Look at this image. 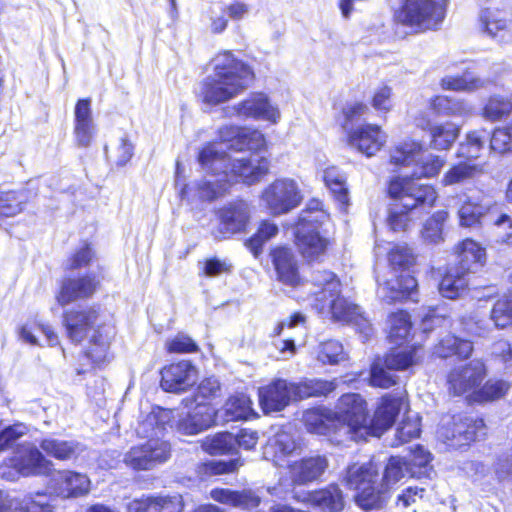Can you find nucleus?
I'll return each instance as SVG.
<instances>
[{
  "label": "nucleus",
  "instance_id": "f257e3e1",
  "mask_svg": "<svg viewBox=\"0 0 512 512\" xmlns=\"http://www.w3.org/2000/svg\"><path fill=\"white\" fill-rule=\"evenodd\" d=\"M198 161L207 178L197 184V194L206 200L223 195L235 183L253 185L260 182L270 168L268 159L258 153L233 158L214 144L201 149Z\"/></svg>",
  "mask_w": 512,
  "mask_h": 512
},
{
  "label": "nucleus",
  "instance_id": "f03ea898",
  "mask_svg": "<svg viewBox=\"0 0 512 512\" xmlns=\"http://www.w3.org/2000/svg\"><path fill=\"white\" fill-rule=\"evenodd\" d=\"M213 73L200 84L198 96L209 106H216L237 97L253 80V71L230 51L217 54L213 60Z\"/></svg>",
  "mask_w": 512,
  "mask_h": 512
},
{
  "label": "nucleus",
  "instance_id": "7ed1b4c3",
  "mask_svg": "<svg viewBox=\"0 0 512 512\" xmlns=\"http://www.w3.org/2000/svg\"><path fill=\"white\" fill-rule=\"evenodd\" d=\"M63 325L68 338L76 343L83 341L93 331L86 354L97 364L107 359L115 328L111 324L100 323L99 313L95 308L65 311Z\"/></svg>",
  "mask_w": 512,
  "mask_h": 512
},
{
  "label": "nucleus",
  "instance_id": "20e7f679",
  "mask_svg": "<svg viewBox=\"0 0 512 512\" xmlns=\"http://www.w3.org/2000/svg\"><path fill=\"white\" fill-rule=\"evenodd\" d=\"M385 250L391 271L390 277L376 276L379 297L387 303L412 297L418 286L417 280L409 273L415 264V255L406 244L388 243Z\"/></svg>",
  "mask_w": 512,
  "mask_h": 512
},
{
  "label": "nucleus",
  "instance_id": "39448f33",
  "mask_svg": "<svg viewBox=\"0 0 512 512\" xmlns=\"http://www.w3.org/2000/svg\"><path fill=\"white\" fill-rule=\"evenodd\" d=\"M314 302L312 306L319 312H329L338 321L350 322L359 315V307L340 296L341 284L330 271H315L311 278Z\"/></svg>",
  "mask_w": 512,
  "mask_h": 512
},
{
  "label": "nucleus",
  "instance_id": "423d86ee",
  "mask_svg": "<svg viewBox=\"0 0 512 512\" xmlns=\"http://www.w3.org/2000/svg\"><path fill=\"white\" fill-rule=\"evenodd\" d=\"M446 14L445 0H403L395 12L398 23L416 33L436 30Z\"/></svg>",
  "mask_w": 512,
  "mask_h": 512
},
{
  "label": "nucleus",
  "instance_id": "0eeeda50",
  "mask_svg": "<svg viewBox=\"0 0 512 512\" xmlns=\"http://www.w3.org/2000/svg\"><path fill=\"white\" fill-rule=\"evenodd\" d=\"M336 426L344 430L351 440L358 441L367 436V404L360 394L342 395L332 412Z\"/></svg>",
  "mask_w": 512,
  "mask_h": 512
},
{
  "label": "nucleus",
  "instance_id": "6e6552de",
  "mask_svg": "<svg viewBox=\"0 0 512 512\" xmlns=\"http://www.w3.org/2000/svg\"><path fill=\"white\" fill-rule=\"evenodd\" d=\"M260 200L270 214L279 216L297 208L303 200V194L295 179L281 177L263 189Z\"/></svg>",
  "mask_w": 512,
  "mask_h": 512
},
{
  "label": "nucleus",
  "instance_id": "1a4fd4ad",
  "mask_svg": "<svg viewBox=\"0 0 512 512\" xmlns=\"http://www.w3.org/2000/svg\"><path fill=\"white\" fill-rule=\"evenodd\" d=\"M53 467L52 461L48 460L34 445L24 444L18 447L14 456L3 466L2 477L13 481L19 476L48 475Z\"/></svg>",
  "mask_w": 512,
  "mask_h": 512
},
{
  "label": "nucleus",
  "instance_id": "9d476101",
  "mask_svg": "<svg viewBox=\"0 0 512 512\" xmlns=\"http://www.w3.org/2000/svg\"><path fill=\"white\" fill-rule=\"evenodd\" d=\"M389 195L401 201L407 210H413L418 206L431 207L436 199L435 188L428 184H420L410 177L393 178L388 187Z\"/></svg>",
  "mask_w": 512,
  "mask_h": 512
},
{
  "label": "nucleus",
  "instance_id": "9b49d317",
  "mask_svg": "<svg viewBox=\"0 0 512 512\" xmlns=\"http://www.w3.org/2000/svg\"><path fill=\"white\" fill-rule=\"evenodd\" d=\"M487 373L486 364L481 359L457 365L447 375L448 389L457 396L471 394L473 399Z\"/></svg>",
  "mask_w": 512,
  "mask_h": 512
},
{
  "label": "nucleus",
  "instance_id": "f8f14e48",
  "mask_svg": "<svg viewBox=\"0 0 512 512\" xmlns=\"http://www.w3.org/2000/svg\"><path fill=\"white\" fill-rule=\"evenodd\" d=\"M170 444L160 438L149 439L142 445L133 446L124 455L127 467L136 470H151L170 457Z\"/></svg>",
  "mask_w": 512,
  "mask_h": 512
},
{
  "label": "nucleus",
  "instance_id": "ddd939ff",
  "mask_svg": "<svg viewBox=\"0 0 512 512\" xmlns=\"http://www.w3.org/2000/svg\"><path fill=\"white\" fill-rule=\"evenodd\" d=\"M231 116L263 120L271 124H277L281 119V111L277 104L273 103L264 93H253L241 102L228 108Z\"/></svg>",
  "mask_w": 512,
  "mask_h": 512
},
{
  "label": "nucleus",
  "instance_id": "4468645a",
  "mask_svg": "<svg viewBox=\"0 0 512 512\" xmlns=\"http://www.w3.org/2000/svg\"><path fill=\"white\" fill-rule=\"evenodd\" d=\"M100 286L95 274L65 277L60 285L56 300L61 306L91 298Z\"/></svg>",
  "mask_w": 512,
  "mask_h": 512
},
{
  "label": "nucleus",
  "instance_id": "2eb2a0df",
  "mask_svg": "<svg viewBox=\"0 0 512 512\" xmlns=\"http://www.w3.org/2000/svg\"><path fill=\"white\" fill-rule=\"evenodd\" d=\"M296 384L278 379L259 389V403L265 414L283 410L296 399Z\"/></svg>",
  "mask_w": 512,
  "mask_h": 512
},
{
  "label": "nucleus",
  "instance_id": "dca6fc26",
  "mask_svg": "<svg viewBox=\"0 0 512 512\" xmlns=\"http://www.w3.org/2000/svg\"><path fill=\"white\" fill-rule=\"evenodd\" d=\"M219 138L221 144H215L222 148V144H226L228 148L235 151H257L264 145L263 134L255 129L237 126H224L219 130Z\"/></svg>",
  "mask_w": 512,
  "mask_h": 512
},
{
  "label": "nucleus",
  "instance_id": "f3484780",
  "mask_svg": "<svg viewBox=\"0 0 512 512\" xmlns=\"http://www.w3.org/2000/svg\"><path fill=\"white\" fill-rule=\"evenodd\" d=\"M184 501L179 494H143L126 504L127 512H183Z\"/></svg>",
  "mask_w": 512,
  "mask_h": 512
},
{
  "label": "nucleus",
  "instance_id": "a211bd4d",
  "mask_svg": "<svg viewBox=\"0 0 512 512\" xmlns=\"http://www.w3.org/2000/svg\"><path fill=\"white\" fill-rule=\"evenodd\" d=\"M198 372L189 361H180L165 366L161 371V387L168 392H182L193 386Z\"/></svg>",
  "mask_w": 512,
  "mask_h": 512
},
{
  "label": "nucleus",
  "instance_id": "6ab92c4d",
  "mask_svg": "<svg viewBox=\"0 0 512 512\" xmlns=\"http://www.w3.org/2000/svg\"><path fill=\"white\" fill-rule=\"evenodd\" d=\"M294 499L304 505L318 508L323 512H340L344 508V497L337 485L323 489L295 493Z\"/></svg>",
  "mask_w": 512,
  "mask_h": 512
},
{
  "label": "nucleus",
  "instance_id": "aec40b11",
  "mask_svg": "<svg viewBox=\"0 0 512 512\" xmlns=\"http://www.w3.org/2000/svg\"><path fill=\"white\" fill-rule=\"evenodd\" d=\"M406 403L402 396L386 394L374 413V416L368 424L367 436L379 437L385 430L390 428L397 415L405 407Z\"/></svg>",
  "mask_w": 512,
  "mask_h": 512
},
{
  "label": "nucleus",
  "instance_id": "412c9836",
  "mask_svg": "<svg viewBox=\"0 0 512 512\" xmlns=\"http://www.w3.org/2000/svg\"><path fill=\"white\" fill-rule=\"evenodd\" d=\"M386 141L387 135L375 124L360 125L348 134V144L367 157L380 151Z\"/></svg>",
  "mask_w": 512,
  "mask_h": 512
},
{
  "label": "nucleus",
  "instance_id": "4be33fe9",
  "mask_svg": "<svg viewBox=\"0 0 512 512\" xmlns=\"http://www.w3.org/2000/svg\"><path fill=\"white\" fill-rule=\"evenodd\" d=\"M329 466L324 455H313L288 465L289 475L294 484L306 485L318 481Z\"/></svg>",
  "mask_w": 512,
  "mask_h": 512
},
{
  "label": "nucleus",
  "instance_id": "5701e85b",
  "mask_svg": "<svg viewBox=\"0 0 512 512\" xmlns=\"http://www.w3.org/2000/svg\"><path fill=\"white\" fill-rule=\"evenodd\" d=\"M50 488L63 498L80 497L90 490L89 478L70 470L58 471L50 479Z\"/></svg>",
  "mask_w": 512,
  "mask_h": 512
},
{
  "label": "nucleus",
  "instance_id": "b1692460",
  "mask_svg": "<svg viewBox=\"0 0 512 512\" xmlns=\"http://www.w3.org/2000/svg\"><path fill=\"white\" fill-rule=\"evenodd\" d=\"M271 257L278 281L291 287L301 283L298 262L290 248L277 247L271 252Z\"/></svg>",
  "mask_w": 512,
  "mask_h": 512
},
{
  "label": "nucleus",
  "instance_id": "393cba45",
  "mask_svg": "<svg viewBox=\"0 0 512 512\" xmlns=\"http://www.w3.org/2000/svg\"><path fill=\"white\" fill-rule=\"evenodd\" d=\"M295 238L300 253L308 260L317 259L325 252L328 245L327 239L320 235L317 226L297 224Z\"/></svg>",
  "mask_w": 512,
  "mask_h": 512
},
{
  "label": "nucleus",
  "instance_id": "a878e982",
  "mask_svg": "<svg viewBox=\"0 0 512 512\" xmlns=\"http://www.w3.org/2000/svg\"><path fill=\"white\" fill-rule=\"evenodd\" d=\"M297 448L294 436L284 429H278L269 437L264 448V457L276 466H283L286 457L292 455Z\"/></svg>",
  "mask_w": 512,
  "mask_h": 512
},
{
  "label": "nucleus",
  "instance_id": "bb28decb",
  "mask_svg": "<svg viewBox=\"0 0 512 512\" xmlns=\"http://www.w3.org/2000/svg\"><path fill=\"white\" fill-rule=\"evenodd\" d=\"M173 411L161 407H153L151 411L143 416L138 422L136 433L140 438L162 439L166 426L173 419Z\"/></svg>",
  "mask_w": 512,
  "mask_h": 512
},
{
  "label": "nucleus",
  "instance_id": "cd10ccee",
  "mask_svg": "<svg viewBox=\"0 0 512 512\" xmlns=\"http://www.w3.org/2000/svg\"><path fill=\"white\" fill-rule=\"evenodd\" d=\"M458 267L463 272L474 273L486 263V249L473 239H465L455 247Z\"/></svg>",
  "mask_w": 512,
  "mask_h": 512
},
{
  "label": "nucleus",
  "instance_id": "c85d7f7f",
  "mask_svg": "<svg viewBox=\"0 0 512 512\" xmlns=\"http://www.w3.org/2000/svg\"><path fill=\"white\" fill-rule=\"evenodd\" d=\"M218 214L222 228L229 234L242 231L250 219L249 205L243 200L225 205Z\"/></svg>",
  "mask_w": 512,
  "mask_h": 512
},
{
  "label": "nucleus",
  "instance_id": "c756f323",
  "mask_svg": "<svg viewBox=\"0 0 512 512\" xmlns=\"http://www.w3.org/2000/svg\"><path fill=\"white\" fill-rule=\"evenodd\" d=\"M209 497L216 502L239 509L256 508L261 498L251 489L234 491L227 488H214L210 491Z\"/></svg>",
  "mask_w": 512,
  "mask_h": 512
},
{
  "label": "nucleus",
  "instance_id": "7c9ffc66",
  "mask_svg": "<svg viewBox=\"0 0 512 512\" xmlns=\"http://www.w3.org/2000/svg\"><path fill=\"white\" fill-rule=\"evenodd\" d=\"M216 413L214 409L204 403H198L194 410L183 418L178 424V430L186 435H194L209 428Z\"/></svg>",
  "mask_w": 512,
  "mask_h": 512
},
{
  "label": "nucleus",
  "instance_id": "2f4dec72",
  "mask_svg": "<svg viewBox=\"0 0 512 512\" xmlns=\"http://www.w3.org/2000/svg\"><path fill=\"white\" fill-rule=\"evenodd\" d=\"M479 20L483 30L491 37H503L512 28V21L508 13L497 8L483 9L480 12Z\"/></svg>",
  "mask_w": 512,
  "mask_h": 512
},
{
  "label": "nucleus",
  "instance_id": "473e14b6",
  "mask_svg": "<svg viewBox=\"0 0 512 512\" xmlns=\"http://www.w3.org/2000/svg\"><path fill=\"white\" fill-rule=\"evenodd\" d=\"M484 172V166L469 159L452 165L443 175L441 184L452 186L472 180Z\"/></svg>",
  "mask_w": 512,
  "mask_h": 512
},
{
  "label": "nucleus",
  "instance_id": "72a5a7b5",
  "mask_svg": "<svg viewBox=\"0 0 512 512\" xmlns=\"http://www.w3.org/2000/svg\"><path fill=\"white\" fill-rule=\"evenodd\" d=\"M460 129V126L452 122L431 125L430 147L438 151L449 150L458 138Z\"/></svg>",
  "mask_w": 512,
  "mask_h": 512
},
{
  "label": "nucleus",
  "instance_id": "f704fd0d",
  "mask_svg": "<svg viewBox=\"0 0 512 512\" xmlns=\"http://www.w3.org/2000/svg\"><path fill=\"white\" fill-rule=\"evenodd\" d=\"M467 275L456 266L449 268L439 284L441 295L448 299L460 297L468 287Z\"/></svg>",
  "mask_w": 512,
  "mask_h": 512
},
{
  "label": "nucleus",
  "instance_id": "c9c22d12",
  "mask_svg": "<svg viewBox=\"0 0 512 512\" xmlns=\"http://www.w3.org/2000/svg\"><path fill=\"white\" fill-rule=\"evenodd\" d=\"M302 421L310 433L325 435L332 428H336L335 419L331 411L324 408H313L303 413Z\"/></svg>",
  "mask_w": 512,
  "mask_h": 512
},
{
  "label": "nucleus",
  "instance_id": "e433bc0d",
  "mask_svg": "<svg viewBox=\"0 0 512 512\" xmlns=\"http://www.w3.org/2000/svg\"><path fill=\"white\" fill-rule=\"evenodd\" d=\"M40 448L57 460H70L80 451V444L76 441H68L56 438H45L40 442Z\"/></svg>",
  "mask_w": 512,
  "mask_h": 512
},
{
  "label": "nucleus",
  "instance_id": "4c0bfd02",
  "mask_svg": "<svg viewBox=\"0 0 512 512\" xmlns=\"http://www.w3.org/2000/svg\"><path fill=\"white\" fill-rule=\"evenodd\" d=\"M376 467L371 463L352 464L347 468L344 483L352 490H358L369 483H375Z\"/></svg>",
  "mask_w": 512,
  "mask_h": 512
},
{
  "label": "nucleus",
  "instance_id": "58836bf2",
  "mask_svg": "<svg viewBox=\"0 0 512 512\" xmlns=\"http://www.w3.org/2000/svg\"><path fill=\"white\" fill-rule=\"evenodd\" d=\"M473 352V344L469 340H463L455 335L445 336L438 345L435 346L434 353L447 358L456 355L461 358H468Z\"/></svg>",
  "mask_w": 512,
  "mask_h": 512
},
{
  "label": "nucleus",
  "instance_id": "ea45409f",
  "mask_svg": "<svg viewBox=\"0 0 512 512\" xmlns=\"http://www.w3.org/2000/svg\"><path fill=\"white\" fill-rule=\"evenodd\" d=\"M489 138V132L485 129L473 130L467 133L466 138L460 143L457 157L474 161L484 149Z\"/></svg>",
  "mask_w": 512,
  "mask_h": 512
},
{
  "label": "nucleus",
  "instance_id": "a19ab883",
  "mask_svg": "<svg viewBox=\"0 0 512 512\" xmlns=\"http://www.w3.org/2000/svg\"><path fill=\"white\" fill-rule=\"evenodd\" d=\"M483 116L489 121H500L512 127V101L502 96H492L488 99Z\"/></svg>",
  "mask_w": 512,
  "mask_h": 512
},
{
  "label": "nucleus",
  "instance_id": "79ce46f5",
  "mask_svg": "<svg viewBox=\"0 0 512 512\" xmlns=\"http://www.w3.org/2000/svg\"><path fill=\"white\" fill-rule=\"evenodd\" d=\"M484 81L472 72H464L461 75H447L440 81L444 90L459 92H472L484 86Z\"/></svg>",
  "mask_w": 512,
  "mask_h": 512
},
{
  "label": "nucleus",
  "instance_id": "37998d69",
  "mask_svg": "<svg viewBox=\"0 0 512 512\" xmlns=\"http://www.w3.org/2000/svg\"><path fill=\"white\" fill-rule=\"evenodd\" d=\"M429 106L437 115L443 116H462L471 112V107L463 100L442 95L431 98Z\"/></svg>",
  "mask_w": 512,
  "mask_h": 512
},
{
  "label": "nucleus",
  "instance_id": "c03bdc74",
  "mask_svg": "<svg viewBox=\"0 0 512 512\" xmlns=\"http://www.w3.org/2000/svg\"><path fill=\"white\" fill-rule=\"evenodd\" d=\"M252 402L244 394L230 397L223 406L222 412L225 421L245 420L252 413Z\"/></svg>",
  "mask_w": 512,
  "mask_h": 512
},
{
  "label": "nucleus",
  "instance_id": "a18cd8bd",
  "mask_svg": "<svg viewBox=\"0 0 512 512\" xmlns=\"http://www.w3.org/2000/svg\"><path fill=\"white\" fill-rule=\"evenodd\" d=\"M201 447L211 455L228 454L236 449V439L232 433L221 432L207 436L202 441Z\"/></svg>",
  "mask_w": 512,
  "mask_h": 512
},
{
  "label": "nucleus",
  "instance_id": "49530a36",
  "mask_svg": "<svg viewBox=\"0 0 512 512\" xmlns=\"http://www.w3.org/2000/svg\"><path fill=\"white\" fill-rule=\"evenodd\" d=\"M388 338L391 343L400 344L408 338L411 331L410 316L407 312L398 311L390 315L388 320Z\"/></svg>",
  "mask_w": 512,
  "mask_h": 512
},
{
  "label": "nucleus",
  "instance_id": "de8ad7c7",
  "mask_svg": "<svg viewBox=\"0 0 512 512\" xmlns=\"http://www.w3.org/2000/svg\"><path fill=\"white\" fill-rule=\"evenodd\" d=\"M445 163L446 159L444 157L432 154L422 157L419 154L414 162L416 168L412 173V177L415 179L435 177L440 173Z\"/></svg>",
  "mask_w": 512,
  "mask_h": 512
},
{
  "label": "nucleus",
  "instance_id": "09e8293b",
  "mask_svg": "<svg viewBox=\"0 0 512 512\" xmlns=\"http://www.w3.org/2000/svg\"><path fill=\"white\" fill-rule=\"evenodd\" d=\"M329 220L328 212L323 208V203L318 199L308 201L306 208L301 212L297 224L320 227Z\"/></svg>",
  "mask_w": 512,
  "mask_h": 512
},
{
  "label": "nucleus",
  "instance_id": "8fccbe9b",
  "mask_svg": "<svg viewBox=\"0 0 512 512\" xmlns=\"http://www.w3.org/2000/svg\"><path fill=\"white\" fill-rule=\"evenodd\" d=\"M337 387L335 381L322 379H311L300 384H296V395L299 398L326 396L333 392Z\"/></svg>",
  "mask_w": 512,
  "mask_h": 512
},
{
  "label": "nucleus",
  "instance_id": "3c124183",
  "mask_svg": "<svg viewBox=\"0 0 512 512\" xmlns=\"http://www.w3.org/2000/svg\"><path fill=\"white\" fill-rule=\"evenodd\" d=\"M448 219V212L441 210L434 213L424 224L422 238L428 243H439L443 240V224Z\"/></svg>",
  "mask_w": 512,
  "mask_h": 512
},
{
  "label": "nucleus",
  "instance_id": "603ef678",
  "mask_svg": "<svg viewBox=\"0 0 512 512\" xmlns=\"http://www.w3.org/2000/svg\"><path fill=\"white\" fill-rule=\"evenodd\" d=\"M490 319L499 329L512 326V293L496 301L492 307Z\"/></svg>",
  "mask_w": 512,
  "mask_h": 512
},
{
  "label": "nucleus",
  "instance_id": "864d4df0",
  "mask_svg": "<svg viewBox=\"0 0 512 512\" xmlns=\"http://www.w3.org/2000/svg\"><path fill=\"white\" fill-rule=\"evenodd\" d=\"M347 359L343 345L337 340L321 342L317 350V360L323 364L335 365Z\"/></svg>",
  "mask_w": 512,
  "mask_h": 512
},
{
  "label": "nucleus",
  "instance_id": "5fc2aeb1",
  "mask_svg": "<svg viewBox=\"0 0 512 512\" xmlns=\"http://www.w3.org/2000/svg\"><path fill=\"white\" fill-rule=\"evenodd\" d=\"M416 348L391 350L384 359L388 370H404L413 365L417 358Z\"/></svg>",
  "mask_w": 512,
  "mask_h": 512
},
{
  "label": "nucleus",
  "instance_id": "6e6d98bb",
  "mask_svg": "<svg viewBox=\"0 0 512 512\" xmlns=\"http://www.w3.org/2000/svg\"><path fill=\"white\" fill-rule=\"evenodd\" d=\"M278 233V227L270 221H262L257 232L246 241V246L254 254L258 256L262 252L263 245Z\"/></svg>",
  "mask_w": 512,
  "mask_h": 512
},
{
  "label": "nucleus",
  "instance_id": "4d7b16f0",
  "mask_svg": "<svg viewBox=\"0 0 512 512\" xmlns=\"http://www.w3.org/2000/svg\"><path fill=\"white\" fill-rule=\"evenodd\" d=\"M27 200L24 192H0V217H13L19 214Z\"/></svg>",
  "mask_w": 512,
  "mask_h": 512
},
{
  "label": "nucleus",
  "instance_id": "13d9d810",
  "mask_svg": "<svg viewBox=\"0 0 512 512\" xmlns=\"http://www.w3.org/2000/svg\"><path fill=\"white\" fill-rule=\"evenodd\" d=\"M460 427H466L464 431H459V442L467 443L483 438L486 435V426L483 419L461 417L459 422H453Z\"/></svg>",
  "mask_w": 512,
  "mask_h": 512
},
{
  "label": "nucleus",
  "instance_id": "bf43d9fd",
  "mask_svg": "<svg viewBox=\"0 0 512 512\" xmlns=\"http://www.w3.org/2000/svg\"><path fill=\"white\" fill-rule=\"evenodd\" d=\"M511 384L505 380H489L479 388L473 400L478 402L497 400L507 394Z\"/></svg>",
  "mask_w": 512,
  "mask_h": 512
},
{
  "label": "nucleus",
  "instance_id": "052dcab7",
  "mask_svg": "<svg viewBox=\"0 0 512 512\" xmlns=\"http://www.w3.org/2000/svg\"><path fill=\"white\" fill-rule=\"evenodd\" d=\"M486 208L480 204L466 201L458 210L459 224L462 227H475L481 223Z\"/></svg>",
  "mask_w": 512,
  "mask_h": 512
},
{
  "label": "nucleus",
  "instance_id": "680f3d73",
  "mask_svg": "<svg viewBox=\"0 0 512 512\" xmlns=\"http://www.w3.org/2000/svg\"><path fill=\"white\" fill-rule=\"evenodd\" d=\"M421 150L422 147L418 143H404L392 149L390 161L395 165L409 166L411 164H414L418 155L421 154Z\"/></svg>",
  "mask_w": 512,
  "mask_h": 512
},
{
  "label": "nucleus",
  "instance_id": "e2e57ef3",
  "mask_svg": "<svg viewBox=\"0 0 512 512\" xmlns=\"http://www.w3.org/2000/svg\"><path fill=\"white\" fill-rule=\"evenodd\" d=\"M356 491L355 501L363 509L380 508L385 501L384 493L376 491L374 483H369Z\"/></svg>",
  "mask_w": 512,
  "mask_h": 512
},
{
  "label": "nucleus",
  "instance_id": "0e129e2a",
  "mask_svg": "<svg viewBox=\"0 0 512 512\" xmlns=\"http://www.w3.org/2000/svg\"><path fill=\"white\" fill-rule=\"evenodd\" d=\"M430 461V453L424 450L422 447L417 446L416 449L411 453L409 459L406 460L410 470V476L416 478L428 476Z\"/></svg>",
  "mask_w": 512,
  "mask_h": 512
},
{
  "label": "nucleus",
  "instance_id": "69168bd1",
  "mask_svg": "<svg viewBox=\"0 0 512 512\" xmlns=\"http://www.w3.org/2000/svg\"><path fill=\"white\" fill-rule=\"evenodd\" d=\"M407 475L410 476V470L406 460L401 457H391L384 471V485L389 487Z\"/></svg>",
  "mask_w": 512,
  "mask_h": 512
},
{
  "label": "nucleus",
  "instance_id": "338daca9",
  "mask_svg": "<svg viewBox=\"0 0 512 512\" xmlns=\"http://www.w3.org/2000/svg\"><path fill=\"white\" fill-rule=\"evenodd\" d=\"M420 434V418L418 414H408L401 421L396 430L395 445H400L413 438H417Z\"/></svg>",
  "mask_w": 512,
  "mask_h": 512
},
{
  "label": "nucleus",
  "instance_id": "774afa93",
  "mask_svg": "<svg viewBox=\"0 0 512 512\" xmlns=\"http://www.w3.org/2000/svg\"><path fill=\"white\" fill-rule=\"evenodd\" d=\"M16 510L17 512H54L48 496L40 493L26 495Z\"/></svg>",
  "mask_w": 512,
  "mask_h": 512
}]
</instances>
